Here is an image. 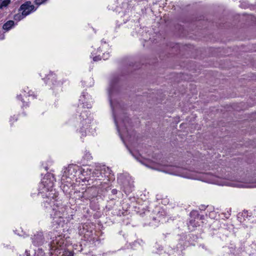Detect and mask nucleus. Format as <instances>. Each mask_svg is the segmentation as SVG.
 <instances>
[{
    "mask_svg": "<svg viewBox=\"0 0 256 256\" xmlns=\"http://www.w3.org/2000/svg\"><path fill=\"white\" fill-rule=\"evenodd\" d=\"M10 2V0H4L0 4V8L2 9L4 7H6Z\"/></svg>",
    "mask_w": 256,
    "mask_h": 256,
    "instance_id": "obj_13",
    "label": "nucleus"
},
{
    "mask_svg": "<svg viewBox=\"0 0 256 256\" xmlns=\"http://www.w3.org/2000/svg\"><path fill=\"white\" fill-rule=\"evenodd\" d=\"M28 89V88H27L26 90V89L24 90L22 92L23 94H20V95H18L17 96L18 99V100L20 99L22 102L24 103V102L23 101L24 98H22V96L26 98L28 96H32V94H31L32 92L30 91V90L27 92Z\"/></svg>",
    "mask_w": 256,
    "mask_h": 256,
    "instance_id": "obj_11",
    "label": "nucleus"
},
{
    "mask_svg": "<svg viewBox=\"0 0 256 256\" xmlns=\"http://www.w3.org/2000/svg\"><path fill=\"white\" fill-rule=\"evenodd\" d=\"M195 220H190L189 221V225H192L193 226H196V225L195 224Z\"/></svg>",
    "mask_w": 256,
    "mask_h": 256,
    "instance_id": "obj_20",
    "label": "nucleus"
},
{
    "mask_svg": "<svg viewBox=\"0 0 256 256\" xmlns=\"http://www.w3.org/2000/svg\"><path fill=\"white\" fill-rule=\"evenodd\" d=\"M74 183V179L72 180H68L67 176H65V186H69L68 184H70V186H72Z\"/></svg>",
    "mask_w": 256,
    "mask_h": 256,
    "instance_id": "obj_14",
    "label": "nucleus"
},
{
    "mask_svg": "<svg viewBox=\"0 0 256 256\" xmlns=\"http://www.w3.org/2000/svg\"><path fill=\"white\" fill-rule=\"evenodd\" d=\"M12 118H11L10 119V121L12 122Z\"/></svg>",
    "mask_w": 256,
    "mask_h": 256,
    "instance_id": "obj_30",
    "label": "nucleus"
},
{
    "mask_svg": "<svg viewBox=\"0 0 256 256\" xmlns=\"http://www.w3.org/2000/svg\"><path fill=\"white\" fill-rule=\"evenodd\" d=\"M45 83L50 89L58 90L59 88L62 91V82L56 80V76L53 72H50L44 79Z\"/></svg>",
    "mask_w": 256,
    "mask_h": 256,
    "instance_id": "obj_7",
    "label": "nucleus"
},
{
    "mask_svg": "<svg viewBox=\"0 0 256 256\" xmlns=\"http://www.w3.org/2000/svg\"><path fill=\"white\" fill-rule=\"evenodd\" d=\"M48 0H34V3L35 4L38 5V6H40L42 4H44V2H46Z\"/></svg>",
    "mask_w": 256,
    "mask_h": 256,
    "instance_id": "obj_18",
    "label": "nucleus"
},
{
    "mask_svg": "<svg viewBox=\"0 0 256 256\" xmlns=\"http://www.w3.org/2000/svg\"><path fill=\"white\" fill-rule=\"evenodd\" d=\"M84 158L87 160H90L92 159V156H91L90 154L88 152H86V153L84 155Z\"/></svg>",
    "mask_w": 256,
    "mask_h": 256,
    "instance_id": "obj_16",
    "label": "nucleus"
},
{
    "mask_svg": "<svg viewBox=\"0 0 256 256\" xmlns=\"http://www.w3.org/2000/svg\"><path fill=\"white\" fill-rule=\"evenodd\" d=\"M190 216L191 217H194V218H196V217L198 218L199 214L198 213V212L196 210H192L190 213Z\"/></svg>",
    "mask_w": 256,
    "mask_h": 256,
    "instance_id": "obj_15",
    "label": "nucleus"
},
{
    "mask_svg": "<svg viewBox=\"0 0 256 256\" xmlns=\"http://www.w3.org/2000/svg\"><path fill=\"white\" fill-rule=\"evenodd\" d=\"M198 217L200 218V220H204V215H201V216L199 215Z\"/></svg>",
    "mask_w": 256,
    "mask_h": 256,
    "instance_id": "obj_26",
    "label": "nucleus"
},
{
    "mask_svg": "<svg viewBox=\"0 0 256 256\" xmlns=\"http://www.w3.org/2000/svg\"><path fill=\"white\" fill-rule=\"evenodd\" d=\"M101 60V57L100 56H96L93 58V60L94 62L98 61Z\"/></svg>",
    "mask_w": 256,
    "mask_h": 256,
    "instance_id": "obj_21",
    "label": "nucleus"
},
{
    "mask_svg": "<svg viewBox=\"0 0 256 256\" xmlns=\"http://www.w3.org/2000/svg\"><path fill=\"white\" fill-rule=\"evenodd\" d=\"M64 236H58L53 240L54 247L55 248L52 256H64Z\"/></svg>",
    "mask_w": 256,
    "mask_h": 256,
    "instance_id": "obj_8",
    "label": "nucleus"
},
{
    "mask_svg": "<svg viewBox=\"0 0 256 256\" xmlns=\"http://www.w3.org/2000/svg\"><path fill=\"white\" fill-rule=\"evenodd\" d=\"M91 96L88 93L84 92L79 100L82 102L78 105V112H80V130L79 132L82 134V136H86V130L90 126L92 121V118L88 116L90 114V111L88 110H80L81 108H92V101Z\"/></svg>",
    "mask_w": 256,
    "mask_h": 256,
    "instance_id": "obj_3",
    "label": "nucleus"
},
{
    "mask_svg": "<svg viewBox=\"0 0 256 256\" xmlns=\"http://www.w3.org/2000/svg\"><path fill=\"white\" fill-rule=\"evenodd\" d=\"M206 207L204 206H202V208H200V210H205Z\"/></svg>",
    "mask_w": 256,
    "mask_h": 256,
    "instance_id": "obj_27",
    "label": "nucleus"
},
{
    "mask_svg": "<svg viewBox=\"0 0 256 256\" xmlns=\"http://www.w3.org/2000/svg\"><path fill=\"white\" fill-rule=\"evenodd\" d=\"M32 239L33 244L38 246H42L44 242L43 233L41 232H37Z\"/></svg>",
    "mask_w": 256,
    "mask_h": 256,
    "instance_id": "obj_9",
    "label": "nucleus"
},
{
    "mask_svg": "<svg viewBox=\"0 0 256 256\" xmlns=\"http://www.w3.org/2000/svg\"><path fill=\"white\" fill-rule=\"evenodd\" d=\"M58 194H52V196L41 197L44 199L42 206L46 211L52 210L54 214H50L52 226L57 231L62 232H64V205L58 201Z\"/></svg>",
    "mask_w": 256,
    "mask_h": 256,
    "instance_id": "obj_2",
    "label": "nucleus"
},
{
    "mask_svg": "<svg viewBox=\"0 0 256 256\" xmlns=\"http://www.w3.org/2000/svg\"><path fill=\"white\" fill-rule=\"evenodd\" d=\"M154 220H156V218L154 217L153 218Z\"/></svg>",
    "mask_w": 256,
    "mask_h": 256,
    "instance_id": "obj_32",
    "label": "nucleus"
},
{
    "mask_svg": "<svg viewBox=\"0 0 256 256\" xmlns=\"http://www.w3.org/2000/svg\"><path fill=\"white\" fill-rule=\"evenodd\" d=\"M14 22L10 20L6 22L2 26V28L4 30L8 31L14 26Z\"/></svg>",
    "mask_w": 256,
    "mask_h": 256,
    "instance_id": "obj_12",
    "label": "nucleus"
},
{
    "mask_svg": "<svg viewBox=\"0 0 256 256\" xmlns=\"http://www.w3.org/2000/svg\"><path fill=\"white\" fill-rule=\"evenodd\" d=\"M70 238L69 237H67V238H65V240H66L67 241V240H67L68 238Z\"/></svg>",
    "mask_w": 256,
    "mask_h": 256,
    "instance_id": "obj_29",
    "label": "nucleus"
},
{
    "mask_svg": "<svg viewBox=\"0 0 256 256\" xmlns=\"http://www.w3.org/2000/svg\"><path fill=\"white\" fill-rule=\"evenodd\" d=\"M130 153L132 154V156H134V158H136L138 160L139 162H140L141 163H142V164H144V163L142 162V160H141V158H141V157H140V156H139V155H138V156H135V155H134V154H133L131 151H130Z\"/></svg>",
    "mask_w": 256,
    "mask_h": 256,
    "instance_id": "obj_19",
    "label": "nucleus"
},
{
    "mask_svg": "<svg viewBox=\"0 0 256 256\" xmlns=\"http://www.w3.org/2000/svg\"><path fill=\"white\" fill-rule=\"evenodd\" d=\"M65 256H74V253L72 251L65 248Z\"/></svg>",
    "mask_w": 256,
    "mask_h": 256,
    "instance_id": "obj_17",
    "label": "nucleus"
},
{
    "mask_svg": "<svg viewBox=\"0 0 256 256\" xmlns=\"http://www.w3.org/2000/svg\"><path fill=\"white\" fill-rule=\"evenodd\" d=\"M121 80V76L118 75L113 76L110 85L108 89L109 100L111 108L112 110V116L114 120L115 124L116 126L117 130L121 139L124 140L122 134H126L127 136H132V131H131L132 127L130 120L126 114L122 111V116H120V124L121 127L122 132H120V128L118 125V122L116 118V113L118 112L120 108V104H117L116 106L114 104L113 102L114 96L115 94H117L119 91L120 84Z\"/></svg>",
    "mask_w": 256,
    "mask_h": 256,
    "instance_id": "obj_1",
    "label": "nucleus"
},
{
    "mask_svg": "<svg viewBox=\"0 0 256 256\" xmlns=\"http://www.w3.org/2000/svg\"><path fill=\"white\" fill-rule=\"evenodd\" d=\"M30 1H26L22 4L18 10V12L14 16V20L19 22L37 10Z\"/></svg>",
    "mask_w": 256,
    "mask_h": 256,
    "instance_id": "obj_5",
    "label": "nucleus"
},
{
    "mask_svg": "<svg viewBox=\"0 0 256 256\" xmlns=\"http://www.w3.org/2000/svg\"><path fill=\"white\" fill-rule=\"evenodd\" d=\"M102 42L106 43V42H105L104 40H102Z\"/></svg>",
    "mask_w": 256,
    "mask_h": 256,
    "instance_id": "obj_28",
    "label": "nucleus"
},
{
    "mask_svg": "<svg viewBox=\"0 0 256 256\" xmlns=\"http://www.w3.org/2000/svg\"><path fill=\"white\" fill-rule=\"evenodd\" d=\"M117 192H118V190H116V189H113L112 190V193L113 194H117Z\"/></svg>",
    "mask_w": 256,
    "mask_h": 256,
    "instance_id": "obj_23",
    "label": "nucleus"
},
{
    "mask_svg": "<svg viewBox=\"0 0 256 256\" xmlns=\"http://www.w3.org/2000/svg\"><path fill=\"white\" fill-rule=\"evenodd\" d=\"M108 54H104V56H103L104 60H107L108 58Z\"/></svg>",
    "mask_w": 256,
    "mask_h": 256,
    "instance_id": "obj_22",
    "label": "nucleus"
},
{
    "mask_svg": "<svg viewBox=\"0 0 256 256\" xmlns=\"http://www.w3.org/2000/svg\"><path fill=\"white\" fill-rule=\"evenodd\" d=\"M25 254H26V256H29L30 255L29 252L27 250H26Z\"/></svg>",
    "mask_w": 256,
    "mask_h": 256,
    "instance_id": "obj_25",
    "label": "nucleus"
},
{
    "mask_svg": "<svg viewBox=\"0 0 256 256\" xmlns=\"http://www.w3.org/2000/svg\"><path fill=\"white\" fill-rule=\"evenodd\" d=\"M17 120V118H14V121H16Z\"/></svg>",
    "mask_w": 256,
    "mask_h": 256,
    "instance_id": "obj_31",
    "label": "nucleus"
},
{
    "mask_svg": "<svg viewBox=\"0 0 256 256\" xmlns=\"http://www.w3.org/2000/svg\"><path fill=\"white\" fill-rule=\"evenodd\" d=\"M167 172L186 178L192 179L198 178L195 172H192L180 167L170 166L168 170H167Z\"/></svg>",
    "mask_w": 256,
    "mask_h": 256,
    "instance_id": "obj_6",
    "label": "nucleus"
},
{
    "mask_svg": "<svg viewBox=\"0 0 256 256\" xmlns=\"http://www.w3.org/2000/svg\"><path fill=\"white\" fill-rule=\"evenodd\" d=\"M76 166L70 164L65 169V176H67V179L72 180L76 176Z\"/></svg>",
    "mask_w": 256,
    "mask_h": 256,
    "instance_id": "obj_10",
    "label": "nucleus"
},
{
    "mask_svg": "<svg viewBox=\"0 0 256 256\" xmlns=\"http://www.w3.org/2000/svg\"><path fill=\"white\" fill-rule=\"evenodd\" d=\"M42 166H44V168L46 170H48V166H44V164L42 163Z\"/></svg>",
    "mask_w": 256,
    "mask_h": 256,
    "instance_id": "obj_24",
    "label": "nucleus"
},
{
    "mask_svg": "<svg viewBox=\"0 0 256 256\" xmlns=\"http://www.w3.org/2000/svg\"><path fill=\"white\" fill-rule=\"evenodd\" d=\"M55 178L53 174L48 173L42 180L38 188V196L40 197L45 196H52V194H58L54 188Z\"/></svg>",
    "mask_w": 256,
    "mask_h": 256,
    "instance_id": "obj_4",
    "label": "nucleus"
}]
</instances>
